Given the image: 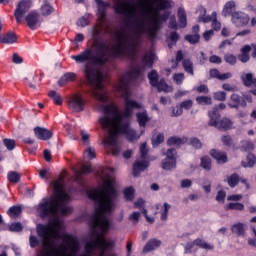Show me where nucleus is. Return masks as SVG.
I'll use <instances>...</instances> for the list:
<instances>
[{
    "instance_id": "nucleus-46",
    "label": "nucleus",
    "mask_w": 256,
    "mask_h": 256,
    "mask_svg": "<svg viewBox=\"0 0 256 256\" xmlns=\"http://www.w3.org/2000/svg\"><path fill=\"white\" fill-rule=\"evenodd\" d=\"M196 102L198 105H212L213 99L209 96H198L196 97Z\"/></svg>"
},
{
    "instance_id": "nucleus-27",
    "label": "nucleus",
    "mask_w": 256,
    "mask_h": 256,
    "mask_svg": "<svg viewBox=\"0 0 256 256\" xmlns=\"http://www.w3.org/2000/svg\"><path fill=\"white\" fill-rule=\"evenodd\" d=\"M199 11L202 14L198 17V23H211L213 21V14L207 15V9L205 7L200 6Z\"/></svg>"
},
{
    "instance_id": "nucleus-47",
    "label": "nucleus",
    "mask_w": 256,
    "mask_h": 256,
    "mask_svg": "<svg viewBox=\"0 0 256 256\" xmlns=\"http://www.w3.org/2000/svg\"><path fill=\"white\" fill-rule=\"evenodd\" d=\"M7 179L10 183H19L21 181V176L17 172H9Z\"/></svg>"
},
{
    "instance_id": "nucleus-12",
    "label": "nucleus",
    "mask_w": 256,
    "mask_h": 256,
    "mask_svg": "<svg viewBox=\"0 0 256 256\" xmlns=\"http://www.w3.org/2000/svg\"><path fill=\"white\" fill-rule=\"evenodd\" d=\"M97 6V15L101 21L107 19V9L111 8V3L103 0H94Z\"/></svg>"
},
{
    "instance_id": "nucleus-37",
    "label": "nucleus",
    "mask_w": 256,
    "mask_h": 256,
    "mask_svg": "<svg viewBox=\"0 0 256 256\" xmlns=\"http://www.w3.org/2000/svg\"><path fill=\"white\" fill-rule=\"evenodd\" d=\"M182 67L185 71V73H188V75H195V72L193 70V62L190 59H184L182 61Z\"/></svg>"
},
{
    "instance_id": "nucleus-7",
    "label": "nucleus",
    "mask_w": 256,
    "mask_h": 256,
    "mask_svg": "<svg viewBox=\"0 0 256 256\" xmlns=\"http://www.w3.org/2000/svg\"><path fill=\"white\" fill-rule=\"evenodd\" d=\"M129 5V0H118V2L113 5L114 12L117 15H126V25H131V19H137V12H129V9H127Z\"/></svg>"
},
{
    "instance_id": "nucleus-22",
    "label": "nucleus",
    "mask_w": 256,
    "mask_h": 256,
    "mask_svg": "<svg viewBox=\"0 0 256 256\" xmlns=\"http://www.w3.org/2000/svg\"><path fill=\"white\" fill-rule=\"evenodd\" d=\"M187 143V138H181L179 136H171L167 139L168 147H181Z\"/></svg>"
},
{
    "instance_id": "nucleus-58",
    "label": "nucleus",
    "mask_w": 256,
    "mask_h": 256,
    "mask_svg": "<svg viewBox=\"0 0 256 256\" xmlns=\"http://www.w3.org/2000/svg\"><path fill=\"white\" fill-rule=\"evenodd\" d=\"M181 109H185L186 111H189L193 107V100L188 99L184 100L183 102L180 103Z\"/></svg>"
},
{
    "instance_id": "nucleus-17",
    "label": "nucleus",
    "mask_w": 256,
    "mask_h": 256,
    "mask_svg": "<svg viewBox=\"0 0 256 256\" xmlns=\"http://www.w3.org/2000/svg\"><path fill=\"white\" fill-rule=\"evenodd\" d=\"M149 167V162L142 160L136 161L132 167V175L133 177H139L142 171H145Z\"/></svg>"
},
{
    "instance_id": "nucleus-51",
    "label": "nucleus",
    "mask_w": 256,
    "mask_h": 256,
    "mask_svg": "<svg viewBox=\"0 0 256 256\" xmlns=\"http://www.w3.org/2000/svg\"><path fill=\"white\" fill-rule=\"evenodd\" d=\"M189 144L192 147H194V149H202L203 148V143L197 137L190 138Z\"/></svg>"
},
{
    "instance_id": "nucleus-60",
    "label": "nucleus",
    "mask_w": 256,
    "mask_h": 256,
    "mask_svg": "<svg viewBox=\"0 0 256 256\" xmlns=\"http://www.w3.org/2000/svg\"><path fill=\"white\" fill-rule=\"evenodd\" d=\"M29 243H30L31 249H35V247H38L39 243L41 242L39 241V238H37V236L30 235Z\"/></svg>"
},
{
    "instance_id": "nucleus-54",
    "label": "nucleus",
    "mask_w": 256,
    "mask_h": 256,
    "mask_svg": "<svg viewBox=\"0 0 256 256\" xmlns=\"http://www.w3.org/2000/svg\"><path fill=\"white\" fill-rule=\"evenodd\" d=\"M212 29H214V31H219V29H221V22L217 21V12H212Z\"/></svg>"
},
{
    "instance_id": "nucleus-28",
    "label": "nucleus",
    "mask_w": 256,
    "mask_h": 256,
    "mask_svg": "<svg viewBox=\"0 0 256 256\" xmlns=\"http://www.w3.org/2000/svg\"><path fill=\"white\" fill-rule=\"evenodd\" d=\"M153 63H155V54L149 53L142 57L141 66L144 67V69H147V67L151 69L153 67Z\"/></svg>"
},
{
    "instance_id": "nucleus-48",
    "label": "nucleus",
    "mask_w": 256,
    "mask_h": 256,
    "mask_svg": "<svg viewBox=\"0 0 256 256\" xmlns=\"http://www.w3.org/2000/svg\"><path fill=\"white\" fill-rule=\"evenodd\" d=\"M165 141V135L163 133H159L156 138H152V146L159 147L161 143Z\"/></svg>"
},
{
    "instance_id": "nucleus-33",
    "label": "nucleus",
    "mask_w": 256,
    "mask_h": 256,
    "mask_svg": "<svg viewBox=\"0 0 256 256\" xmlns=\"http://www.w3.org/2000/svg\"><path fill=\"white\" fill-rule=\"evenodd\" d=\"M241 178H239V174L233 173L230 176H227V183L231 189H235L239 185Z\"/></svg>"
},
{
    "instance_id": "nucleus-19",
    "label": "nucleus",
    "mask_w": 256,
    "mask_h": 256,
    "mask_svg": "<svg viewBox=\"0 0 256 256\" xmlns=\"http://www.w3.org/2000/svg\"><path fill=\"white\" fill-rule=\"evenodd\" d=\"M210 155L213 157V159L217 160V163L219 165H225L229 160L227 158V153L221 152L219 150L212 149L210 150Z\"/></svg>"
},
{
    "instance_id": "nucleus-57",
    "label": "nucleus",
    "mask_w": 256,
    "mask_h": 256,
    "mask_svg": "<svg viewBox=\"0 0 256 256\" xmlns=\"http://www.w3.org/2000/svg\"><path fill=\"white\" fill-rule=\"evenodd\" d=\"M169 209H171V205L167 202L164 203V210L161 213V221H167V215L169 214Z\"/></svg>"
},
{
    "instance_id": "nucleus-29",
    "label": "nucleus",
    "mask_w": 256,
    "mask_h": 256,
    "mask_svg": "<svg viewBox=\"0 0 256 256\" xmlns=\"http://www.w3.org/2000/svg\"><path fill=\"white\" fill-rule=\"evenodd\" d=\"M177 15H178L179 28L185 29V27H187V13L185 12V9L178 8Z\"/></svg>"
},
{
    "instance_id": "nucleus-64",
    "label": "nucleus",
    "mask_w": 256,
    "mask_h": 256,
    "mask_svg": "<svg viewBox=\"0 0 256 256\" xmlns=\"http://www.w3.org/2000/svg\"><path fill=\"white\" fill-rule=\"evenodd\" d=\"M252 231L254 233L255 238H248V245L250 247H254L256 249V229L253 228Z\"/></svg>"
},
{
    "instance_id": "nucleus-25",
    "label": "nucleus",
    "mask_w": 256,
    "mask_h": 256,
    "mask_svg": "<svg viewBox=\"0 0 256 256\" xmlns=\"http://www.w3.org/2000/svg\"><path fill=\"white\" fill-rule=\"evenodd\" d=\"M40 12L43 17H49V15L55 12V8L51 5V3H49V1L44 0L40 8Z\"/></svg>"
},
{
    "instance_id": "nucleus-50",
    "label": "nucleus",
    "mask_w": 256,
    "mask_h": 256,
    "mask_svg": "<svg viewBox=\"0 0 256 256\" xmlns=\"http://www.w3.org/2000/svg\"><path fill=\"white\" fill-rule=\"evenodd\" d=\"M9 231L19 233L23 231V224H21V222H14L9 226Z\"/></svg>"
},
{
    "instance_id": "nucleus-49",
    "label": "nucleus",
    "mask_w": 256,
    "mask_h": 256,
    "mask_svg": "<svg viewBox=\"0 0 256 256\" xmlns=\"http://www.w3.org/2000/svg\"><path fill=\"white\" fill-rule=\"evenodd\" d=\"M3 145L8 149V151H13L16 147L15 140L9 139V138H4L3 139Z\"/></svg>"
},
{
    "instance_id": "nucleus-24",
    "label": "nucleus",
    "mask_w": 256,
    "mask_h": 256,
    "mask_svg": "<svg viewBox=\"0 0 256 256\" xmlns=\"http://www.w3.org/2000/svg\"><path fill=\"white\" fill-rule=\"evenodd\" d=\"M236 7V3L235 1L231 0L225 3L223 10H222V15L223 17H233V14L235 12H233V9H235Z\"/></svg>"
},
{
    "instance_id": "nucleus-31",
    "label": "nucleus",
    "mask_w": 256,
    "mask_h": 256,
    "mask_svg": "<svg viewBox=\"0 0 256 256\" xmlns=\"http://www.w3.org/2000/svg\"><path fill=\"white\" fill-rule=\"evenodd\" d=\"M161 165L164 171H171L177 167V159L165 158L162 160Z\"/></svg>"
},
{
    "instance_id": "nucleus-21",
    "label": "nucleus",
    "mask_w": 256,
    "mask_h": 256,
    "mask_svg": "<svg viewBox=\"0 0 256 256\" xmlns=\"http://www.w3.org/2000/svg\"><path fill=\"white\" fill-rule=\"evenodd\" d=\"M0 43H4V45H13V43H17V34L13 31L7 32L0 36Z\"/></svg>"
},
{
    "instance_id": "nucleus-36",
    "label": "nucleus",
    "mask_w": 256,
    "mask_h": 256,
    "mask_svg": "<svg viewBox=\"0 0 256 256\" xmlns=\"http://www.w3.org/2000/svg\"><path fill=\"white\" fill-rule=\"evenodd\" d=\"M194 245H196V247H200V249H206L208 251H213V249H215V246L203 241L201 238L195 239Z\"/></svg>"
},
{
    "instance_id": "nucleus-2",
    "label": "nucleus",
    "mask_w": 256,
    "mask_h": 256,
    "mask_svg": "<svg viewBox=\"0 0 256 256\" xmlns=\"http://www.w3.org/2000/svg\"><path fill=\"white\" fill-rule=\"evenodd\" d=\"M54 198L44 197L40 200L38 205L35 206L36 213L40 219H51L48 224H37L36 233L40 239L47 241L49 239V230L53 229V238L56 241H64L69 243L71 241V236L67 235L65 232H61L63 229V222L57 217L59 213L61 215H70L73 211L70 207H67L69 203L70 196L66 193L61 182H54Z\"/></svg>"
},
{
    "instance_id": "nucleus-11",
    "label": "nucleus",
    "mask_w": 256,
    "mask_h": 256,
    "mask_svg": "<svg viewBox=\"0 0 256 256\" xmlns=\"http://www.w3.org/2000/svg\"><path fill=\"white\" fill-rule=\"evenodd\" d=\"M232 23L235 27H245L249 24V15L244 12H234L232 14Z\"/></svg>"
},
{
    "instance_id": "nucleus-9",
    "label": "nucleus",
    "mask_w": 256,
    "mask_h": 256,
    "mask_svg": "<svg viewBox=\"0 0 256 256\" xmlns=\"http://www.w3.org/2000/svg\"><path fill=\"white\" fill-rule=\"evenodd\" d=\"M32 5L33 2L31 0H22L18 3L14 11V16L17 23H21L23 20V15H25V13H29V9H31Z\"/></svg>"
},
{
    "instance_id": "nucleus-45",
    "label": "nucleus",
    "mask_w": 256,
    "mask_h": 256,
    "mask_svg": "<svg viewBox=\"0 0 256 256\" xmlns=\"http://www.w3.org/2000/svg\"><path fill=\"white\" fill-rule=\"evenodd\" d=\"M124 199L126 201H133L135 199V189L128 187L124 190Z\"/></svg>"
},
{
    "instance_id": "nucleus-26",
    "label": "nucleus",
    "mask_w": 256,
    "mask_h": 256,
    "mask_svg": "<svg viewBox=\"0 0 256 256\" xmlns=\"http://www.w3.org/2000/svg\"><path fill=\"white\" fill-rule=\"evenodd\" d=\"M233 127V121L227 117H224L220 119V122H218V126H216V129H219L220 131H229Z\"/></svg>"
},
{
    "instance_id": "nucleus-42",
    "label": "nucleus",
    "mask_w": 256,
    "mask_h": 256,
    "mask_svg": "<svg viewBox=\"0 0 256 256\" xmlns=\"http://www.w3.org/2000/svg\"><path fill=\"white\" fill-rule=\"evenodd\" d=\"M161 25H163V22H161V19L156 18L153 21L152 29L149 31L152 37H155V35H157V31L161 29Z\"/></svg>"
},
{
    "instance_id": "nucleus-13",
    "label": "nucleus",
    "mask_w": 256,
    "mask_h": 256,
    "mask_svg": "<svg viewBox=\"0 0 256 256\" xmlns=\"http://www.w3.org/2000/svg\"><path fill=\"white\" fill-rule=\"evenodd\" d=\"M230 103H228V107L230 109H238L239 107H247V102L243 98V96H240L237 93H233L230 96Z\"/></svg>"
},
{
    "instance_id": "nucleus-34",
    "label": "nucleus",
    "mask_w": 256,
    "mask_h": 256,
    "mask_svg": "<svg viewBox=\"0 0 256 256\" xmlns=\"http://www.w3.org/2000/svg\"><path fill=\"white\" fill-rule=\"evenodd\" d=\"M226 211H244L245 205L240 202H230L225 207Z\"/></svg>"
},
{
    "instance_id": "nucleus-35",
    "label": "nucleus",
    "mask_w": 256,
    "mask_h": 256,
    "mask_svg": "<svg viewBox=\"0 0 256 256\" xmlns=\"http://www.w3.org/2000/svg\"><path fill=\"white\" fill-rule=\"evenodd\" d=\"M232 233H235L238 237H241V235H245V224L238 222L231 227Z\"/></svg>"
},
{
    "instance_id": "nucleus-4",
    "label": "nucleus",
    "mask_w": 256,
    "mask_h": 256,
    "mask_svg": "<svg viewBox=\"0 0 256 256\" xmlns=\"http://www.w3.org/2000/svg\"><path fill=\"white\" fill-rule=\"evenodd\" d=\"M97 107L104 116L99 118V123L103 129H113L116 127L120 135H126L128 141H135L137 139V132L131 129V117L133 111L143 109V104L130 98L124 100V113L119 114V108L115 104H97Z\"/></svg>"
},
{
    "instance_id": "nucleus-32",
    "label": "nucleus",
    "mask_w": 256,
    "mask_h": 256,
    "mask_svg": "<svg viewBox=\"0 0 256 256\" xmlns=\"http://www.w3.org/2000/svg\"><path fill=\"white\" fill-rule=\"evenodd\" d=\"M242 167L244 169L255 167L256 165V156L253 153H249L246 157V161H241Z\"/></svg>"
},
{
    "instance_id": "nucleus-5",
    "label": "nucleus",
    "mask_w": 256,
    "mask_h": 256,
    "mask_svg": "<svg viewBox=\"0 0 256 256\" xmlns=\"http://www.w3.org/2000/svg\"><path fill=\"white\" fill-rule=\"evenodd\" d=\"M83 73L88 85L91 87V93L94 99L100 103H107L109 98L104 93H101L103 89L101 73L98 72L97 68L89 66V64L84 66Z\"/></svg>"
},
{
    "instance_id": "nucleus-3",
    "label": "nucleus",
    "mask_w": 256,
    "mask_h": 256,
    "mask_svg": "<svg viewBox=\"0 0 256 256\" xmlns=\"http://www.w3.org/2000/svg\"><path fill=\"white\" fill-rule=\"evenodd\" d=\"M101 31L93 30L92 38L94 40L92 48H87L78 55H72L71 59L75 63H92L95 67H105L107 63H113L114 59H136L137 57V44L131 40V37L121 31L117 34L116 41L118 42L117 47L111 49L103 42H98Z\"/></svg>"
},
{
    "instance_id": "nucleus-39",
    "label": "nucleus",
    "mask_w": 256,
    "mask_h": 256,
    "mask_svg": "<svg viewBox=\"0 0 256 256\" xmlns=\"http://www.w3.org/2000/svg\"><path fill=\"white\" fill-rule=\"evenodd\" d=\"M148 79L151 87H154V85H157V83L160 81L159 80V73H157V70H151L148 73Z\"/></svg>"
},
{
    "instance_id": "nucleus-56",
    "label": "nucleus",
    "mask_w": 256,
    "mask_h": 256,
    "mask_svg": "<svg viewBox=\"0 0 256 256\" xmlns=\"http://www.w3.org/2000/svg\"><path fill=\"white\" fill-rule=\"evenodd\" d=\"M215 101H226L227 93L225 91L215 92L213 95Z\"/></svg>"
},
{
    "instance_id": "nucleus-38",
    "label": "nucleus",
    "mask_w": 256,
    "mask_h": 256,
    "mask_svg": "<svg viewBox=\"0 0 256 256\" xmlns=\"http://www.w3.org/2000/svg\"><path fill=\"white\" fill-rule=\"evenodd\" d=\"M155 89H157L158 93H161L164 91V93H167V90L169 89V84L165 81L164 78H161L156 82V85L153 86Z\"/></svg>"
},
{
    "instance_id": "nucleus-20",
    "label": "nucleus",
    "mask_w": 256,
    "mask_h": 256,
    "mask_svg": "<svg viewBox=\"0 0 256 256\" xmlns=\"http://www.w3.org/2000/svg\"><path fill=\"white\" fill-rule=\"evenodd\" d=\"M161 247V240H157L156 238L148 240L143 248V253H151V251H155V249H159Z\"/></svg>"
},
{
    "instance_id": "nucleus-16",
    "label": "nucleus",
    "mask_w": 256,
    "mask_h": 256,
    "mask_svg": "<svg viewBox=\"0 0 256 256\" xmlns=\"http://www.w3.org/2000/svg\"><path fill=\"white\" fill-rule=\"evenodd\" d=\"M107 145L110 146V149L112 151V155L115 157L119 156L121 153V147L119 146V140L117 139V136L111 135L107 140H106Z\"/></svg>"
},
{
    "instance_id": "nucleus-44",
    "label": "nucleus",
    "mask_w": 256,
    "mask_h": 256,
    "mask_svg": "<svg viewBox=\"0 0 256 256\" xmlns=\"http://www.w3.org/2000/svg\"><path fill=\"white\" fill-rule=\"evenodd\" d=\"M200 167H202V169H204L205 171H210L211 170V157H209V156L201 157Z\"/></svg>"
},
{
    "instance_id": "nucleus-23",
    "label": "nucleus",
    "mask_w": 256,
    "mask_h": 256,
    "mask_svg": "<svg viewBox=\"0 0 256 256\" xmlns=\"http://www.w3.org/2000/svg\"><path fill=\"white\" fill-rule=\"evenodd\" d=\"M77 79V74L75 72H67L58 80V85L63 87L67 83H71Z\"/></svg>"
},
{
    "instance_id": "nucleus-41",
    "label": "nucleus",
    "mask_w": 256,
    "mask_h": 256,
    "mask_svg": "<svg viewBox=\"0 0 256 256\" xmlns=\"http://www.w3.org/2000/svg\"><path fill=\"white\" fill-rule=\"evenodd\" d=\"M185 41H188L190 45H197L199 41L201 40V35L199 34H187L184 37Z\"/></svg>"
},
{
    "instance_id": "nucleus-55",
    "label": "nucleus",
    "mask_w": 256,
    "mask_h": 256,
    "mask_svg": "<svg viewBox=\"0 0 256 256\" xmlns=\"http://www.w3.org/2000/svg\"><path fill=\"white\" fill-rule=\"evenodd\" d=\"M224 61L228 63V65H236L237 57L233 54H226L224 56Z\"/></svg>"
},
{
    "instance_id": "nucleus-40",
    "label": "nucleus",
    "mask_w": 256,
    "mask_h": 256,
    "mask_svg": "<svg viewBox=\"0 0 256 256\" xmlns=\"http://www.w3.org/2000/svg\"><path fill=\"white\" fill-rule=\"evenodd\" d=\"M48 96L54 101L55 105H63V98H61V95L57 91L51 90Z\"/></svg>"
},
{
    "instance_id": "nucleus-14",
    "label": "nucleus",
    "mask_w": 256,
    "mask_h": 256,
    "mask_svg": "<svg viewBox=\"0 0 256 256\" xmlns=\"http://www.w3.org/2000/svg\"><path fill=\"white\" fill-rule=\"evenodd\" d=\"M240 79L245 87H255V89L251 90L250 93L256 96V78L253 77V73H243L240 76Z\"/></svg>"
},
{
    "instance_id": "nucleus-43",
    "label": "nucleus",
    "mask_w": 256,
    "mask_h": 256,
    "mask_svg": "<svg viewBox=\"0 0 256 256\" xmlns=\"http://www.w3.org/2000/svg\"><path fill=\"white\" fill-rule=\"evenodd\" d=\"M21 213H23L21 206H11L7 211L9 217H19Z\"/></svg>"
},
{
    "instance_id": "nucleus-61",
    "label": "nucleus",
    "mask_w": 256,
    "mask_h": 256,
    "mask_svg": "<svg viewBox=\"0 0 256 256\" xmlns=\"http://www.w3.org/2000/svg\"><path fill=\"white\" fill-rule=\"evenodd\" d=\"M221 141L226 147H231V145H233V138H231L230 135L222 136Z\"/></svg>"
},
{
    "instance_id": "nucleus-8",
    "label": "nucleus",
    "mask_w": 256,
    "mask_h": 256,
    "mask_svg": "<svg viewBox=\"0 0 256 256\" xmlns=\"http://www.w3.org/2000/svg\"><path fill=\"white\" fill-rule=\"evenodd\" d=\"M85 99H83V95L81 94H74L69 100H68V107L74 113H81L85 111Z\"/></svg>"
},
{
    "instance_id": "nucleus-15",
    "label": "nucleus",
    "mask_w": 256,
    "mask_h": 256,
    "mask_svg": "<svg viewBox=\"0 0 256 256\" xmlns=\"http://www.w3.org/2000/svg\"><path fill=\"white\" fill-rule=\"evenodd\" d=\"M34 135L40 141H49L53 137V132L47 128L37 126L34 128Z\"/></svg>"
},
{
    "instance_id": "nucleus-63",
    "label": "nucleus",
    "mask_w": 256,
    "mask_h": 256,
    "mask_svg": "<svg viewBox=\"0 0 256 256\" xmlns=\"http://www.w3.org/2000/svg\"><path fill=\"white\" fill-rule=\"evenodd\" d=\"M166 159H177L175 155H177V149L175 148H169L166 153Z\"/></svg>"
},
{
    "instance_id": "nucleus-18",
    "label": "nucleus",
    "mask_w": 256,
    "mask_h": 256,
    "mask_svg": "<svg viewBox=\"0 0 256 256\" xmlns=\"http://www.w3.org/2000/svg\"><path fill=\"white\" fill-rule=\"evenodd\" d=\"M210 120L208 122L209 127H219V122L221 121V114L217 108H214L212 111L208 112Z\"/></svg>"
},
{
    "instance_id": "nucleus-62",
    "label": "nucleus",
    "mask_w": 256,
    "mask_h": 256,
    "mask_svg": "<svg viewBox=\"0 0 256 256\" xmlns=\"http://www.w3.org/2000/svg\"><path fill=\"white\" fill-rule=\"evenodd\" d=\"M169 17H171V11H165L163 14L157 15V19H160L161 23H167Z\"/></svg>"
},
{
    "instance_id": "nucleus-52",
    "label": "nucleus",
    "mask_w": 256,
    "mask_h": 256,
    "mask_svg": "<svg viewBox=\"0 0 256 256\" xmlns=\"http://www.w3.org/2000/svg\"><path fill=\"white\" fill-rule=\"evenodd\" d=\"M173 81L176 85H183V81H185V74L184 73H175L173 75Z\"/></svg>"
},
{
    "instance_id": "nucleus-30",
    "label": "nucleus",
    "mask_w": 256,
    "mask_h": 256,
    "mask_svg": "<svg viewBox=\"0 0 256 256\" xmlns=\"http://www.w3.org/2000/svg\"><path fill=\"white\" fill-rule=\"evenodd\" d=\"M136 119L140 127H146L147 123H149L150 121L149 115L147 114V110L136 113Z\"/></svg>"
},
{
    "instance_id": "nucleus-6",
    "label": "nucleus",
    "mask_w": 256,
    "mask_h": 256,
    "mask_svg": "<svg viewBox=\"0 0 256 256\" xmlns=\"http://www.w3.org/2000/svg\"><path fill=\"white\" fill-rule=\"evenodd\" d=\"M145 75V66H134L131 68L130 72L124 74L120 78L119 88L120 91H129L132 81H137Z\"/></svg>"
},
{
    "instance_id": "nucleus-1",
    "label": "nucleus",
    "mask_w": 256,
    "mask_h": 256,
    "mask_svg": "<svg viewBox=\"0 0 256 256\" xmlns=\"http://www.w3.org/2000/svg\"><path fill=\"white\" fill-rule=\"evenodd\" d=\"M87 195L88 199L96 203L94 213L90 215L88 222L91 240L85 243V251L87 255H91L95 249H103L105 247V244L101 242V237L111 229V219L105 213H113L114 209H116L119 192H117L113 182L108 181L104 187L98 190H91ZM99 229L101 233H99Z\"/></svg>"
},
{
    "instance_id": "nucleus-53",
    "label": "nucleus",
    "mask_w": 256,
    "mask_h": 256,
    "mask_svg": "<svg viewBox=\"0 0 256 256\" xmlns=\"http://www.w3.org/2000/svg\"><path fill=\"white\" fill-rule=\"evenodd\" d=\"M90 173H93V168H91L89 165H83L80 171L77 172V176L89 175Z\"/></svg>"
},
{
    "instance_id": "nucleus-10",
    "label": "nucleus",
    "mask_w": 256,
    "mask_h": 256,
    "mask_svg": "<svg viewBox=\"0 0 256 256\" xmlns=\"http://www.w3.org/2000/svg\"><path fill=\"white\" fill-rule=\"evenodd\" d=\"M25 21L27 23V26L29 29L32 31H35L37 27H41V15H39V12L37 10H32L31 12L28 13V15L25 17Z\"/></svg>"
},
{
    "instance_id": "nucleus-59",
    "label": "nucleus",
    "mask_w": 256,
    "mask_h": 256,
    "mask_svg": "<svg viewBox=\"0 0 256 256\" xmlns=\"http://www.w3.org/2000/svg\"><path fill=\"white\" fill-rule=\"evenodd\" d=\"M147 153H149V148L147 147V142H144L140 146V157H141V159H145V157H147Z\"/></svg>"
}]
</instances>
